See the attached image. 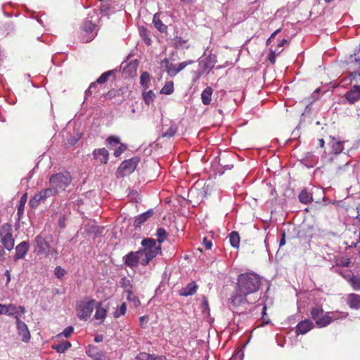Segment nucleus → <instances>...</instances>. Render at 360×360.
<instances>
[{
    "label": "nucleus",
    "mask_w": 360,
    "mask_h": 360,
    "mask_svg": "<svg viewBox=\"0 0 360 360\" xmlns=\"http://www.w3.org/2000/svg\"><path fill=\"white\" fill-rule=\"evenodd\" d=\"M268 59L272 64H274L276 63V53L274 51L270 50Z\"/></svg>",
    "instance_id": "50"
},
{
    "label": "nucleus",
    "mask_w": 360,
    "mask_h": 360,
    "mask_svg": "<svg viewBox=\"0 0 360 360\" xmlns=\"http://www.w3.org/2000/svg\"><path fill=\"white\" fill-rule=\"evenodd\" d=\"M349 283L355 290H360V276H353L349 279Z\"/></svg>",
    "instance_id": "38"
},
{
    "label": "nucleus",
    "mask_w": 360,
    "mask_h": 360,
    "mask_svg": "<svg viewBox=\"0 0 360 360\" xmlns=\"http://www.w3.org/2000/svg\"><path fill=\"white\" fill-rule=\"evenodd\" d=\"M248 294H245L242 292L238 291V288H236L235 292L233 293L230 298V308L235 311L240 307H243L246 304H254L259 300V297L256 296L252 300H248L247 298Z\"/></svg>",
    "instance_id": "5"
},
{
    "label": "nucleus",
    "mask_w": 360,
    "mask_h": 360,
    "mask_svg": "<svg viewBox=\"0 0 360 360\" xmlns=\"http://www.w3.org/2000/svg\"><path fill=\"white\" fill-rule=\"evenodd\" d=\"M334 143L332 144V151L335 154L340 153L343 149V142L340 141H335V138H333Z\"/></svg>",
    "instance_id": "33"
},
{
    "label": "nucleus",
    "mask_w": 360,
    "mask_h": 360,
    "mask_svg": "<svg viewBox=\"0 0 360 360\" xmlns=\"http://www.w3.org/2000/svg\"><path fill=\"white\" fill-rule=\"evenodd\" d=\"M106 143L109 145H114V144H118L120 143V139L115 136H110L106 139Z\"/></svg>",
    "instance_id": "41"
},
{
    "label": "nucleus",
    "mask_w": 360,
    "mask_h": 360,
    "mask_svg": "<svg viewBox=\"0 0 360 360\" xmlns=\"http://www.w3.org/2000/svg\"><path fill=\"white\" fill-rule=\"evenodd\" d=\"M127 311V305L125 302H123L115 311L113 312V316L115 318H119L120 316L124 315Z\"/></svg>",
    "instance_id": "36"
},
{
    "label": "nucleus",
    "mask_w": 360,
    "mask_h": 360,
    "mask_svg": "<svg viewBox=\"0 0 360 360\" xmlns=\"http://www.w3.org/2000/svg\"><path fill=\"white\" fill-rule=\"evenodd\" d=\"M88 15L89 17L87 18V20L84 22L83 28L84 30L86 32H92L96 28L98 18L95 11H93L91 15L90 13Z\"/></svg>",
    "instance_id": "13"
},
{
    "label": "nucleus",
    "mask_w": 360,
    "mask_h": 360,
    "mask_svg": "<svg viewBox=\"0 0 360 360\" xmlns=\"http://www.w3.org/2000/svg\"><path fill=\"white\" fill-rule=\"evenodd\" d=\"M72 182V176L69 172L53 174L49 178V184L58 193L65 191Z\"/></svg>",
    "instance_id": "4"
},
{
    "label": "nucleus",
    "mask_w": 360,
    "mask_h": 360,
    "mask_svg": "<svg viewBox=\"0 0 360 360\" xmlns=\"http://www.w3.org/2000/svg\"><path fill=\"white\" fill-rule=\"evenodd\" d=\"M194 63V61L193 60H186V61H184V62H181L179 64H177L176 65V67H177V71L181 72V70H183L186 66H188V65H191V64H193Z\"/></svg>",
    "instance_id": "43"
},
{
    "label": "nucleus",
    "mask_w": 360,
    "mask_h": 360,
    "mask_svg": "<svg viewBox=\"0 0 360 360\" xmlns=\"http://www.w3.org/2000/svg\"><path fill=\"white\" fill-rule=\"evenodd\" d=\"M156 236L158 238V241L160 246V244L167 240V233L164 228H158L157 229Z\"/></svg>",
    "instance_id": "31"
},
{
    "label": "nucleus",
    "mask_w": 360,
    "mask_h": 360,
    "mask_svg": "<svg viewBox=\"0 0 360 360\" xmlns=\"http://www.w3.org/2000/svg\"><path fill=\"white\" fill-rule=\"evenodd\" d=\"M5 275L6 276V278H7V283H9L10 281H11V274H10V273H9V271L8 270L6 271Z\"/></svg>",
    "instance_id": "62"
},
{
    "label": "nucleus",
    "mask_w": 360,
    "mask_h": 360,
    "mask_svg": "<svg viewBox=\"0 0 360 360\" xmlns=\"http://www.w3.org/2000/svg\"><path fill=\"white\" fill-rule=\"evenodd\" d=\"M110 8V3L108 0H102L101 2V4L99 6V11L101 13H103L104 15L107 14V12Z\"/></svg>",
    "instance_id": "37"
},
{
    "label": "nucleus",
    "mask_w": 360,
    "mask_h": 360,
    "mask_svg": "<svg viewBox=\"0 0 360 360\" xmlns=\"http://www.w3.org/2000/svg\"><path fill=\"white\" fill-rule=\"evenodd\" d=\"M186 43H187V40L183 39L182 37H177L175 39V44L176 46H182Z\"/></svg>",
    "instance_id": "52"
},
{
    "label": "nucleus",
    "mask_w": 360,
    "mask_h": 360,
    "mask_svg": "<svg viewBox=\"0 0 360 360\" xmlns=\"http://www.w3.org/2000/svg\"><path fill=\"white\" fill-rule=\"evenodd\" d=\"M141 34L146 41V44H150V39L146 37V29L143 28L141 31Z\"/></svg>",
    "instance_id": "51"
},
{
    "label": "nucleus",
    "mask_w": 360,
    "mask_h": 360,
    "mask_svg": "<svg viewBox=\"0 0 360 360\" xmlns=\"http://www.w3.org/2000/svg\"><path fill=\"white\" fill-rule=\"evenodd\" d=\"M72 344L68 341H64L62 343L53 344L51 348L58 353H64L67 349L71 347Z\"/></svg>",
    "instance_id": "23"
},
{
    "label": "nucleus",
    "mask_w": 360,
    "mask_h": 360,
    "mask_svg": "<svg viewBox=\"0 0 360 360\" xmlns=\"http://www.w3.org/2000/svg\"><path fill=\"white\" fill-rule=\"evenodd\" d=\"M351 77L352 78V79H354L356 82H358V80L360 81V71L359 72H352Z\"/></svg>",
    "instance_id": "54"
},
{
    "label": "nucleus",
    "mask_w": 360,
    "mask_h": 360,
    "mask_svg": "<svg viewBox=\"0 0 360 360\" xmlns=\"http://www.w3.org/2000/svg\"><path fill=\"white\" fill-rule=\"evenodd\" d=\"M206 311H209V304L208 300L205 297H204L202 311L205 312Z\"/></svg>",
    "instance_id": "56"
},
{
    "label": "nucleus",
    "mask_w": 360,
    "mask_h": 360,
    "mask_svg": "<svg viewBox=\"0 0 360 360\" xmlns=\"http://www.w3.org/2000/svg\"><path fill=\"white\" fill-rule=\"evenodd\" d=\"M174 92V83L172 81L165 83L164 86L160 90V94L169 95Z\"/></svg>",
    "instance_id": "32"
},
{
    "label": "nucleus",
    "mask_w": 360,
    "mask_h": 360,
    "mask_svg": "<svg viewBox=\"0 0 360 360\" xmlns=\"http://www.w3.org/2000/svg\"><path fill=\"white\" fill-rule=\"evenodd\" d=\"M311 317L316 321L319 328H323L330 324L333 321L340 317L335 312L324 313L321 307H313L310 312Z\"/></svg>",
    "instance_id": "3"
},
{
    "label": "nucleus",
    "mask_w": 360,
    "mask_h": 360,
    "mask_svg": "<svg viewBox=\"0 0 360 360\" xmlns=\"http://www.w3.org/2000/svg\"><path fill=\"white\" fill-rule=\"evenodd\" d=\"M229 242L233 248H238L240 245V236L237 231H232L229 235Z\"/></svg>",
    "instance_id": "26"
},
{
    "label": "nucleus",
    "mask_w": 360,
    "mask_h": 360,
    "mask_svg": "<svg viewBox=\"0 0 360 360\" xmlns=\"http://www.w3.org/2000/svg\"><path fill=\"white\" fill-rule=\"evenodd\" d=\"M288 43V41L285 39H283V40H281L279 44H278V46L279 47H281L283 46H284L285 44H286Z\"/></svg>",
    "instance_id": "60"
},
{
    "label": "nucleus",
    "mask_w": 360,
    "mask_h": 360,
    "mask_svg": "<svg viewBox=\"0 0 360 360\" xmlns=\"http://www.w3.org/2000/svg\"><path fill=\"white\" fill-rule=\"evenodd\" d=\"M17 311L18 313L20 314H25L26 310L25 308L23 306H18L17 307Z\"/></svg>",
    "instance_id": "57"
},
{
    "label": "nucleus",
    "mask_w": 360,
    "mask_h": 360,
    "mask_svg": "<svg viewBox=\"0 0 360 360\" xmlns=\"http://www.w3.org/2000/svg\"><path fill=\"white\" fill-rule=\"evenodd\" d=\"M131 296H133V300H134V305L135 306H138L140 304V301L139 300L133 295L132 292L131 291H129L128 292V296H127V299L128 300H131Z\"/></svg>",
    "instance_id": "47"
},
{
    "label": "nucleus",
    "mask_w": 360,
    "mask_h": 360,
    "mask_svg": "<svg viewBox=\"0 0 360 360\" xmlns=\"http://www.w3.org/2000/svg\"><path fill=\"white\" fill-rule=\"evenodd\" d=\"M106 312H107L106 309L101 307V303L99 302L96 305V311L95 313V318L96 319H100L101 321H103L106 316Z\"/></svg>",
    "instance_id": "29"
},
{
    "label": "nucleus",
    "mask_w": 360,
    "mask_h": 360,
    "mask_svg": "<svg viewBox=\"0 0 360 360\" xmlns=\"http://www.w3.org/2000/svg\"><path fill=\"white\" fill-rule=\"evenodd\" d=\"M26 198H27V194H24L22 195V197L21 198V200H20V203H22L24 205H25V202L26 201Z\"/></svg>",
    "instance_id": "63"
},
{
    "label": "nucleus",
    "mask_w": 360,
    "mask_h": 360,
    "mask_svg": "<svg viewBox=\"0 0 360 360\" xmlns=\"http://www.w3.org/2000/svg\"><path fill=\"white\" fill-rule=\"evenodd\" d=\"M153 23L155 28L159 30L160 32H166L167 30V25H165L161 20L159 18L158 15L156 13L153 16Z\"/></svg>",
    "instance_id": "24"
},
{
    "label": "nucleus",
    "mask_w": 360,
    "mask_h": 360,
    "mask_svg": "<svg viewBox=\"0 0 360 360\" xmlns=\"http://www.w3.org/2000/svg\"><path fill=\"white\" fill-rule=\"evenodd\" d=\"M153 214V210L150 209L146 212L138 216L134 221V226H135V228H140L144 222H146L150 217H152Z\"/></svg>",
    "instance_id": "18"
},
{
    "label": "nucleus",
    "mask_w": 360,
    "mask_h": 360,
    "mask_svg": "<svg viewBox=\"0 0 360 360\" xmlns=\"http://www.w3.org/2000/svg\"><path fill=\"white\" fill-rule=\"evenodd\" d=\"M86 354L93 360H102L103 356V352L97 346L91 345L86 349Z\"/></svg>",
    "instance_id": "17"
},
{
    "label": "nucleus",
    "mask_w": 360,
    "mask_h": 360,
    "mask_svg": "<svg viewBox=\"0 0 360 360\" xmlns=\"http://www.w3.org/2000/svg\"><path fill=\"white\" fill-rule=\"evenodd\" d=\"M65 274V271L63 269H62L60 266H57L55 269V274L58 278L63 277Z\"/></svg>",
    "instance_id": "45"
},
{
    "label": "nucleus",
    "mask_w": 360,
    "mask_h": 360,
    "mask_svg": "<svg viewBox=\"0 0 360 360\" xmlns=\"http://www.w3.org/2000/svg\"><path fill=\"white\" fill-rule=\"evenodd\" d=\"M346 99L351 103H354L360 99V85H354L345 95Z\"/></svg>",
    "instance_id": "16"
},
{
    "label": "nucleus",
    "mask_w": 360,
    "mask_h": 360,
    "mask_svg": "<svg viewBox=\"0 0 360 360\" xmlns=\"http://www.w3.org/2000/svg\"><path fill=\"white\" fill-rule=\"evenodd\" d=\"M155 98V95L152 90L144 91L143 93V98L146 105H149L151 103L153 102Z\"/></svg>",
    "instance_id": "30"
},
{
    "label": "nucleus",
    "mask_w": 360,
    "mask_h": 360,
    "mask_svg": "<svg viewBox=\"0 0 360 360\" xmlns=\"http://www.w3.org/2000/svg\"><path fill=\"white\" fill-rule=\"evenodd\" d=\"M285 233H283L282 235V238L280 240V245H283L285 243Z\"/></svg>",
    "instance_id": "61"
},
{
    "label": "nucleus",
    "mask_w": 360,
    "mask_h": 360,
    "mask_svg": "<svg viewBox=\"0 0 360 360\" xmlns=\"http://www.w3.org/2000/svg\"><path fill=\"white\" fill-rule=\"evenodd\" d=\"M103 340V335H97L94 338L96 342H100Z\"/></svg>",
    "instance_id": "59"
},
{
    "label": "nucleus",
    "mask_w": 360,
    "mask_h": 360,
    "mask_svg": "<svg viewBox=\"0 0 360 360\" xmlns=\"http://www.w3.org/2000/svg\"><path fill=\"white\" fill-rule=\"evenodd\" d=\"M4 314L14 316L16 320V315H20L17 311V307L14 304H4Z\"/></svg>",
    "instance_id": "25"
},
{
    "label": "nucleus",
    "mask_w": 360,
    "mask_h": 360,
    "mask_svg": "<svg viewBox=\"0 0 360 360\" xmlns=\"http://www.w3.org/2000/svg\"><path fill=\"white\" fill-rule=\"evenodd\" d=\"M96 87H97V86H96V82L91 83L90 84L89 89L86 91V94H91L92 93L95 92V91L96 89Z\"/></svg>",
    "instance_id": "49"
},
{
    "label": "nucleus",
    "mask_w": 360,
    "mask_h": 360,
    "mask_svg": "<svg viewBox=\"0 0 360 360\" xmlns=\"http://www.w3.org/2000/svg\"><path fill=\"white\" fill-rule=\"evenodd\" d=\"M261 285V278L255 273L240 274L237 278L238 291L245 294H255L259 290Z\"/></svg>",
    "instance_id": "1"
},
{
    "label": "nucleus",
    "mask_w": 360,
    "mask_h": 360,
    "mask_svg": "<svg viewBox=\"0 0 360 360\" xmlns=\"http://www.w3.org/2000/svg\"><path fill=\"white\" fill-rule=\"evenodd\" d=\"M113 73L112 70L107 71L103 73L96 80V82L98 84H103L107 82L110 75Z\"/></svg>",
    "instance_id": "39"
},
{
    "label": "nucleus",
    "mask_w": 360,
    "mask_h": 360,
    "mask_svg": "<svg viewBox=\"0 0 360 360\" xmlns=\"http://www.w3.org/2000/svg\"><path fill=\"white\" fill-rule=\"evenodd\" d=\"M314 328L313 322L309 319H304L299 322L295 328L297 335H304Z\"/></svg>",
    "instance_id": "14"
},
{
    "label": "nucleus",
    "mask_w": 360,
    "mask_h": 360,
    "mask_svg": "<svg viewBox=\"0 0 360 360\" xmlns=\"http://www.w3.org/2000/svg\"><path fill=\"white\" fill-rule=\"evenodd\" d=\"M127 149L126 145L123 143H120V146L116 148L114 151V155L115 157H119L121 155L122 153H123Z\"/></svg>",
    "instance_id": "42"
},
{
    "label": "nucleus",
    "mask_w": 360,
    "mask_h": 360,
    "mask_svg": "<svg viewBox=\"0 0 360 360\" xmlns=\"http://www.w3.org/2000/svg\"><path fill=\"white\" fill-rule=\"evenodd\" d=\"M0 238L2 245L8 250L14 247V238L12 234V226L8 223L4 224L0 228Z\"/></svg>",
    "instance_id": "8"
},
{
    "label": "nucleus",
    "mask_w": 360,
    "mask_h": 360,
    "mask_svg": "<svg viewBox=\"0 0 360 360\" xmlns=\"http://www.w3.org/2000/svg\"><path fill=\"white\" fill-rule=\"evenodd\" d=\"M30 249L29 243L27 241H22L18 244L15 248V255L14 256V260L17 261L20 259H22L27 255Z\"/></svg>",
    "instance_id": "15"
},
{
    "label": "nucleus",
    "mask_w": 360,
    "mask_h": 360,
    "mask_svg": "<svg viewBox=\"0 0 360 360\" xmlns=\"http://www.w3.org/2000/svg\"><path fill=\"white\" fill-rule=\"evenodd\" d=\"M213 94V89L211 86H207L201 94L202 103L205 105H210L212 101V96Z\"/></svg>",
    "instance_id": "22"
},
{
    "label": "nucleus",
    "mask_w": 360,
    "mask_h": 360,
    "mask_svg": "<svg viewBox=\"0 0 360 360\" xmlns=\"http://www.w3.org/2000/svg\"><path fill=\"white\" fill-rule=\"evenodd\" d=\"M92 155L101 164L106 165L109 160V153L105 148L94 149Z\"/></svg>",
    "instance_id": "12"
},
{
    "label": "nucleus",
    "mask_w": 360,
    "mask_h": 360,
    "mask_svg": "<svg viewBox=\"0 0 360 360\" xmlns=\"http://www.w3.org/2000/svg\"><path fill=\"white\" fill-rule=\"evenodd\" d=\"M167 70L170 76H175L179 73V71H177L176 64L170 63L167 65Z\"/></svg>",
    "instance_id": "40"
},
{
    "label": "nucleus",
    "mask_w": 360,
    "mask_h": 360,
    "mask_svg": "<svg viewBox=\"0 0 360 360\" xmlns=\"http://www.w3.org/2000/svg\"><path fill=\"white\" fill-rule=\"evenodd\" d=\"M347 304L352 309H360V295L351 293L347 297Z\"/></svg>",
    "instance_id": "21"
},
{
    "label": "nucleus",
    "mask_w": 360,
    "mask_h": 360,
    "mask_svg": "<svg viewBox=\"0 0 360 360\" xmlns=\"http://www.w3.org/2000/svg\"><path fill=\"white\" fill-rule=\"evenodd\" d=\"M34 251L38 255H44L46 257H48L50 255L51 252V243L52 242V236H44L43 234H39L34 238Z\"/></svg>",
    "instance_id": "6"
},
{
    "label": "nucleus",
    "mask_w": 360,
    "mask_h": 360,
    "mask_svg": "<svg viewBox=\"0 0 360 360\" xmlns=\"http://www.w3.org/2000/svg\"><path fill=\"white\" fill-rule=\"evenodd\" d=\"M142 250L136 251L139 264L146 266L150 260L161 253V247L157 245L156 240L153 238L143 239L141 242Z\"/></svg>",
    "instance_id": "2"
},
{
    "label": "nucleus",
    "mask_w": 360,
    "mask_h": 360,
    "mask_svg": "<svg viewBox=\"0 0 360 360\" xmlns=\"http://www.w3.org/2000/svg\"><path fill=\"white\" fill-rule=\"evenodd\" d=\"M24 210V205L22 203H20L18 208V214L20 215L23 213Z\"/></svg>",
    "instance_id": "58"
},
{
    "label": "nucleus",
    "mask_w": 360,
    "mask_h": 360,
    "mask_svg": "<svg viewBox=\"0 0 360 360\" xmlns=\"http://www.w3.org/2000/svg\"><path fill=\"white\" fill-rule=\"evenodd\" d=\"M281 28H279V29L276 30L275 32H274L271 34L270 37H269V38L267 39V41H266V44H267V45H268V44H269V43H270L271 40L272 39H274V38L276 37V35L278 33H279V32H281Z\"/></svg>",
    "instance_id": "53"
},
{
    "label": "nucleus",
    "mask_w": 360,
    "mask_h": 360,
    "mask_svg": "<svg viewBox=\"0 0 360 360\" xmlns=\"http://www.w3.org/2000/svg\"><path fill=\"white\" fill-rule=\"evenodd\" d=\"M148 320V316L145 315V316H141L139 318L140 326L142 328H145L146 326H143L144 321H147Z\"/></svg>",
    "instance_id": "55"
},
{
    "label": "nucleus",
    "mask_w": 360,
    "mask_h": 360,
    "mask_svg": "<svg viewBox=\"0 0 360 360\" xmlns=\"http://www.w3.org/2000/svg\"><path fill=\"white\" fill-rule=\"evenodd\" d=\"M198 286L195 281L189 283L186 287L182 288L179 290V294L181 296H189L194 295L198 289Z\"/></svg>",
    "instance_id": "19"
},
{
    "label": "nucleus",
    "mask_w": 360,
    "mask_h": 360,
    "mask_svg": "<svg viewBox=\"0 0 360 360\" xmlns=\"http://www.w3.org/2000/svg\"><path fill=\"white\" fill-rule=\"evenodd\" d=\"M94 300L87 302H82L79 304L77 308V316L80 319L86 320L89 317L94 308Z\"/></svg>",
    "instance_id": "11"
},
{
    "label": "nucleus",
    "mask_w": 360,
    "mask_h": 360,
    "mask_svg": "<svg viewBox=\"0 0 360 360\" xmlns=\"http://www.w3.org/2000/svg\"><path fill=\"white\" fill-rule=\"evenodd\" d=\"M319 144L320 147H321V148L324 147V145H325L324 140L323 139H319Z\"/></svg>",
    "instance_id": "64"
},
{
    "label": "nucleus",
    "mask_w": 360,
    "mask_h": 360,
    "mask_svg": "<svg viewBox=\"0 0 360 360\" xmlns=\"http://www.w3.org/2000/svg\"><path fill=\"white\" fill-rule=\"evenodd\" d=\"M74 331L72 326H68L64 329V330L58 335V336L63 335L65 338L70 337Z\"/></svg>",
    "instance_id": "44"
},
{
    "label": "nucleus",
    "mask_w": 360,
    "mask_h": 360,
    "mask_svg": "<svg viewBox=\"0 0 360 360\" xmlns=\"http://www.w3.org/2000/svg\"><path fill=\"white\" fill-rule=\"evenodd\" d=\"M118 94V91L112 89L109 91L105 95V97L108 99H111L117 96Z\"/></svg>",
    "instance_id": "48"
},
{
    "label": "nucleus",
    "mask_w": 360,
    "mask_h": 360,
    "mask_svg": "<svg viewBox=\"0 0 360 360\" xmlns=\"http://www.w3.org/2000/svg\"><path fill=\"white\" fill-rule=\"evenodd\" d=\"M202 243L206 250H210L212 246V243L210 240H208L207 238L205 237L203 238Z\"/></svg>",
    "instance_id": "46"
},
{
    "label": "nucleus",
    "mask_w": 360,
    "mask_h": 360,
    "mask_svg": "<svg viewBox=\"0 0 360 360\" xmlns=\"http://www.w3.org/2000/svg\"><path fill=\"white\" fill-rule=\"evenodd\" d=\"M299 200L302 203L307 204L311 202L313 198L312 195L306 189H304L299 194Z\"/></svg>",
    "instance_id": "27"
},
{
    "label": "nucleus",
    "mask_w": 360,
    "mask_h": 360,
    "mask_svg": "<svg viewBox=\"0 0 360 360\" xmlns=\"http://www.w3.org/2000/svg\"><path fill=\"white\" fill-rule=\"evenodd\" d=\"M176 131V126L174 124H172L166 131H163L162 136L166 138H171L175 135Z\"/></svg>",
    "instance_id": "34"
},
{
    "label": "nucleus",
    "mask_w": 360,
    "mask_h": 360,
    "mask_svg": "<svg viewBox=\"0 0 360 360\" xmlns=\"http://www.w3.org/2000/svg\"><path fill=\"white\" fill-rule=\"evenodd\" d=\"M139 162L140 158L137 156L124 160L116 172L117 177H123L131 174L136 169Z\"/></svg>",
    "instance_id": "7"
},
{
    "label": "nucleus",
    "mask_w": 360,
    "mask_h": 360,
    "mask_svg": "<svg viewBox=\"0 0 360 360\" xmlns=\"http://www.w3.org/2000/svg\"><path fill=\"white\" fill-rule=\"evenodd\" d=\"M150 82V76L148 72H143L140 77V84L145 90L148 89Z\"/></svg>",
    "instance_id": "28"
},
{
    "label": "nucleus",
    "mask_w": 360,
    "mask_h": 360,
    "mask_svg": "<svg viewBox=\"0 0 360 360\" xmlns=\"http://www.w3.org/2000/svg\"><path fill=\"white\" fill-rule=\"evenodd\" d=\"M136 360H159L160 358L152 354H147L146 352L140 353L136 356Z\"/></svg>",
    "instance_id": "35"
},
{
    "label": "nucleus",
    "mask_w": 360,
    "mask_h": 360,
    "mask_svg": "<svg viewBox=\"0 0 360 360\" xmlns=\"http://www.w3.org/2000/svg\"><path fill=\"white\" fill-rule=\"evenodd\" d=\"M124 264L129 267L136 266L139 264L136 252H130L124 257Z\"/></svg>",
    "instance_id": "20"
},
{
    "label": "nucleus",
    "mask_w": 360,
    "mask_h": 360,
    "mask_svg": "<svg viewBox=\"0 0 360 360\" xmlns=\"http://www.w3.org/2000/svg\"><path fill=\"white\" fill-rule=\"evenodd\" d=\"M15 324L18 333L21 337V340L24 342H28L31 338L30 333L26 323L21 320L20 315H16Z\"/></svg>",
    "instance_id": "10"
},
{
    "label": "nucleus",
    "mask_w": 360,
    "mask_h": 360,
    "mask_svg": "<svg viewBox=\"0 0 360 360\" xmlns=\"http://www.w3.org/2000/svg\"><path fill=\"white\" fill-rule=\"evenodd\" d=\"M58 193L53 186L42 189L30 200L29 205L32 208H36L39 206L40 202L44 201L46 199L57 195Z\"/></svg>",
    "instance_id": "9"
}]
</instances>
